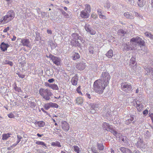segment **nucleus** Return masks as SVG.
Listing matches in <instances>:
<instances>
[{"label": "nucleus", "mask_w": 153, "mask_h": 153, "mask_svg": "<svg viewBox=\"0 0 153 153\" xmlns=\"http://www.w3.org/2000/svg\"><path fill=\"white\" fill-rule=\"evenodd\" d=\"M107 86L102 83L101 80H97L94 82L93 89L94 91L99 94L102 93L105 87Z\"/></svg>", "instance_id": "obj_1"}, {"label": "nucleus", "mask_w": 153, "mask_h": 153, "mask_svg": "<svg viewBox=\"0 0 153 153\" xmlns=\"http://www.w3.org/2000/svg\"><path fill=\"white\" fill-rule=\"evenodd\" d=\"M130 45H134V47L138 46L135 48L137 50H140L139 48L138 49V47H139V46L141 48V46H144L145 45L144 41L139 36L132 38L130 39Z\"/></svg>", "instance_id": "obj_2"}, {"label": "nucleus", "mask_w": 153, "mask_h": 153, "mask_svg": "<svg viewBox=\"0 0 153 153\" xmlns=\"http://www.w3.org/2000/svg\"><path fill=\"white\" fill-rule=\"evenodd\" d=\"M15 16V13L12 10L9 11L7 15L0 20V24H4L12 20Z\"/></svg>", "instance_id": "obj_3"}, {"label": "nucleus", "mask_w": 153, "mask_h": 153, "mask_svg": "<svg viewBox=\"0 0 153 153\" xmlns=\"http://www.w3.org/2000/svg\"><path fill=\"white\" fill-rule=\"evenodd\" d=\"M39 94L46 101L49 100L53 95L50 90L47 88H41L39 91Z\"/></svg>", "instance_id": "obj_4"}, {"label": "nucleus", "mask_w": 153, "mask_h": 153, "mask_svg": "<svg viewBox=\"0 0 153 153\" xmlns=\"http://www.w3.org/2000/svg\"><path fill=\"white\" fill-rule=\"evenodd\" d=\"M110 79L111 76L108 73L103 72L101 75L100 79L99 80H101L102 83L107 86L109 83Z\"/></svg>", "instance_id": "obj_5"}, {"label": "nucleus", "mask_w": 153, "mask_h": 153, "mask_svg": "<svg viewBox=\"0 0 153 153\" xmlns=\"http://www.w3.org/2000/svg\"><path fill=\"white\" fill-rule=\"evenodd\" d=\"M121 88L123 91L127 93H131L133 90V87L131 85L127 82L121 83Z\"/></svg>", "instance_id": "obj_6"}, {"label": "nucleus", "mask_w": 153, "mask_h": 153, "mask_svg": "<svg viewBox=\"0 0 153 153\" xmlns=\"http://www.w3.org/2000/svg\"><path fill=\"white\" fill-rule=\"evenodd\" d=\"M71 40L76 41L77 40H79L82 43L84 42V41L83 40L82 38L78 33H73L71 35Z\"/></svg>", "instance_id": "obj_7"}, {"label": "nucleus", "mask_w": 153, "mask_h": 153, "mask_svg": "<svg viewBox=\"0 0 153 153\" xmlns=\"http://www.w3.org/2000/svg\"><path fill=\"white\" fill-rule=\"evenodd\" d=\"M124 48H123V51H128L129 50H135V47L134 45H128L126 43H124L123 45Z\"/></svg>", "instance_id": "obj_8"}, {"label": "nucleus", "mask_w": 153, "mask_h": 153, "mask_svg": "<svg viewBox=\"0 0 153 153\" xmlns=\"http://www.w3.org/2000/svg\"><path fill=\"white\" fill-rule=\"evenodd\" d=\"M85 64V63L83 61L76 63V68L79 70H83L85 69L86 66Z\"/></svg>", "instance_id": "obj_9"}, {"label": "nucleus", "mask_w": 153, "mask_h": 153, "mask_svg": "<svg viewBox=\"0 0 153 153\" xmlns=\"http://www.w3.org/2000/svg\"><path fill=\"white\" fill-rule=\"evenodd\" d=\"M61 126L62 129L65 131H68L69 128V124L65 121H62L61 122Z\"/></svg>", "instance_id": "obj_10"}, {"label": "nucleus", "mask_w": 153, "mask_h": 153, "mask_svg": "<svg viewBox=\"0 0 153 153\" xmlns=\"http://www.w3.org/2000/svg\"><path fill=\"white\" fill-rule=\"evenodd\" d=\"M102 126L103 129L105 130L109 131V130H111L113 129L112 126L106 122L102 123Z\"/></svg>", "instance_id": "obj_11"}, {"label": "nucleus", "mask_w": 153, "mask_h": 153, "mask_svg": "<svg viewBox=\"0 0 153 153\" xmlns=\"http://www.w3.org/2000/svg\"><path fill=\"white\" fill-rule=\"evenodd\" d=\"M79 40H77L76 41L71 40L70 42V44L72 46L74 47H81V43H82L80 41L79 42Z\"/></svg>", "instance_id": "obj_12"}, {"label": "nucleus", "mask_w": 153, "mask_h": 153, "mask_svg": "<svg viewBox=\"0 0 153 153\" xmlns=\"http://www.w3.org/2000/svg\"><path fill=\"white\" fill-rule=\"evenodd\" d=\"M53 63L56 65H59L60 64V59L59 57L53 56L52 60Z\"/></svg>", "instance_id": "obj_13"}, {"label": "nucleus", "mask_w": 153, "mask_h": 153, "mask_svg": "<svg viewBox=\"0 0 153 153\" xmlns=\"http://www.w3.org/2000/svg\"><path fill=\"white\" fill-rule=\"evenodd\" d=\"M9 47L8 44L5 43L4 42H2L0 45V48L3 51H5L7 50V48Z\"/></svg>", "instance_id": "obj_14"}, {"label": "nucleus", "mask_w": 153, "mask_h": 153, "mask_svg": "<svg viewBox=\"0 0 153 153\" xmlns=\"http://www.w3.org/2000/svg\"><path fill=\"white\" fill-rule=\"evenodd\" d=\"M21 43L24 46L29 47L30 43V42L28 39H21Z\"/></svg>", "instance_id": "obj_15"}, {"label": "nucleus", "mask_w": 153, "mask_h": 153, "mask_svg": "<svg viewBox=\"0 0 153 153\" xmlns=\"http://www.w3.org/2000/svg\"><path fill=\"white\" fill-rule=\"evenodd\" d=\"M136 107L138 111H140L143 109V105L140 103V101L137 100L136 102Z\"/></svg>", "instance_id": "obj_16"}, {"label": "nucleus", "mask_w": 153, "mask_h": 153, "mask_svg": "<svg viewBox=\"0 0 153 153\" xmlns=\"http://www.w3.org/2000/svg\"><path fill=\"white\" fill-rule=\"evenodd\" d=\"M81 16L83 18H88L89 14L87 10H84L82 11L80 13Z\"/></svg>", "instance_id": "obj_17"}, {"label": "nucleus", "mask_w": 153, "mask_h": 153, "mask_svg": "<svg viewBox=\"0 0 153 153\" xmlns=\"http://www.w3.org/2000/svg\"><path fill=\"white\" fill-rule=\"evenodd\" d=\"M78 80V78L77 74H76L74 76L72 77L71 80L72 84L74 85H76L77 84Z\"/></svg>", "instance_id": "obj_18"}, {"label": "nucleus", "mask_w": 153, "mask_h": 153, "mask_svg": "<svg viewBox=\"0 0 153 153\" xmlns=\"http://www.w3.org/2000/svg\"><path fill=\"white\" fill-rule=\"evenodd\" d=\"M109 131L112 133L117 138H120L121 136V134L120 133L118 132L113 128L111 130H109Z\"/></svg>", "instance_id": "obj_19"}, {"label": "nucleus", "mask_w": 153, "mask_h": 153, "mask_svg": "<svg viewBox=\"0 0 153 153\" xmlns=\"http://www.w3.org/2000/svg\"><path fill=\"white\" fill-rule=\"evenodd\" d=\"M120 149L123 153H131V151L130 150L124 147H121L120 148Z\"/></svg>", "instance_id": "obj_20"}, {"label": "nucleus", "mask_w": 153, "mask_h": 153, "mask_svg": "<svg viewBox=\"0 0 153 153\" xmlns=\"http://www.w3.org/2000/svg\"><path fill=\"white\" fill-rule=\"evenodd\" d=\"M95 48H94L92 46H90L88 48L89 52L91 54H94L97 52Z\"/></svg>", "instance_id": "obj_21"}, {"label": "nucleus", "mask_w": 153, "mask_h": 153, "mask_svg": "<svg viewBox=\"0 0 153 153\" xmlns=\"http://www.w3.org/2000/svg\"><path fill=\"white\" fill-rule=\"evenodd\" d=\"M86 30L88 32H89L91 35H94L96 33L95 30L93 29L89 28L87 26H85V27Z\"/></svg>", "instance_id": "obj_22"}, {"label": "nucleus", "mask_w": 153, "mask_h": 153, "mask_svg": "<svg viewBox=\"0 0 153 153\" xmlns=\"http://www.w3.org/2000/svg\"><path fill=\"white\" fill-rule=\"evenodd\" d=\"M146 0H138L137 4L138 6L140 7H143L145 4Z\"/></svg>", "instance_id": "obj_23"}, {"label": "nucleus", "mask_w": 153, "mask_h": 153, "mask_svg": "<svg viewBox=\"0 0 153 153\" xmlns=\"http://www.w3.org/2000/svg\"><path fill=\"white\" fill-rule=\"evenodd\" d=\"M90 106L91 109H93L94 111H98V105L94 103H91L90 104Z\"/></svg>", "instance_id": "obj_24"}, {"label": "nucleus", "mask_w": 153, "mask_h": 153, "mask_svg": "<svg viewBox=\"0 0 153 153\" xmlns=\"http://www.w3.org/2000/svg\"><path fill=\"white\" fill-rule=\"evenodd\" d=\"M124 16L126 18L130 19H133L134 16L128 12H126L124 13Z\"/></svg>", "instance_id": "obj_25"}, {"label": "nucleus", "mask_w": 153, "mask_h": 153, "mask_svg": "<svg viewBox=\"0 0 153 153\" xmlns=\"http://www.w3.org/2000/svg\"><path fill=\"white\" fill-rule=\"evenodd\" d=\"M48 84V86L53 90H57L59 89V88L57 85L56 84Z\"/></svg>", "instance_id": "obj_26"}, {"label": "nucleus", "mask_w": 153, "mask_h": 153, "mask_svg": "<svg viewBox=\"0 0 153 153\" xmlns=\"http://www.w3.org/2000/svg\"><path fill=\"white\" fill-rule=\"evenodd\" d=\"M35 124L38 125L40 127H43L45 125V123L43 121H39L35 123Z\"/></svg>", "instance_id": "obj_27"}, {"label": "nucleus", "mask_w": 153, "mask_h": 153, "mask_svg": "<svg viewBox=\"0 0 153 153\" xmlns=\"http://www.w3.org/2000/svg\"><path fill=\"white\" fill-rule=\"evenodd\" d=\"M143 143V141L140 138L138 139V141L136 143V145L137 147L140 148L142 147V144Z\"/></svg>", "instance_id": "obj_28"}, {"label": "nucleus", "mask_w": 153, "mask_h": 153, "mask_svg": "<svg viewBox=\"0 0 153 153\" xmlns=\"http://www.w3.org/2000/svg\"><path fill=\"white\" fill-rule=\"evenodd\" d=\"M36 144L38 145H40L42 146V147L46 149L47 147L46 144L43 142L41 141H37L36 142Z\"/></svg>", "instance_id": "obj_29"}, {"label": "nucleus", "mask_w": 153, "mask_h": 153, "mask_svg": "<svg viewBox=\"0 0 153 153\" xmlns=\"http://www.w3.org/2000/svg\"><path fill=\"white\" fill-rule=\"evenodd\" d=\"M130 64L129 65H134L135 63H136V57L135 56H132L130 60Z\"/></svg>", "instance_id": "obj_30"}, {"label": "nucleus", "mask_w": 153, "mask_h": 153, "mask_svg": "<svg viewBox=\"0 0 153 153\" xmlns=\"http://www.w3.org/2000/svg\"><path fill=\"white\" fill-rule=\"evenodd\" d=\"M106 56L109 58H111L113 56V52L111 49L106 54Z\"/></svg>", "instance_id": "obj_31"}, {"label": "nucleus", "mask_w": 153, "mask_h": 153, "mask_svg": "<svg viewBox=\"0 0 153 153\" xmlns=\"http://www.w3.org/2000/svg\"><path fill=\"white\" fill-rule=\"evenodd\" d=\"M97 147L100 151L103 150L104 149V146L102 143H97Z\"/></svg>", "instance_id": "obj_32"}, {"label": "nucleus", "mask_w": 153, "mask_h": 153, "mask_svg": "<svg viewBox=\"0 0 153 153\" xmlns=\"http://www.w3.org/2000/svg\"><path fill=\"white\" fill-rule=\"evenodd\" d=\"M76 103L78 104H81L82 103L83 100L82 97H78L76 99Z\"/></svg>", "instance_id": "obj_33"}, {"label": "nucleus", "mask_w": 153, "mask_h": 153, "mask_svg": "<svg viewBox=\"0 0 153 153\" xmlns=\"http://www.w3.org/2000/svg\"><path fill=\"white\" fill-rule=\"evenodd\" d=\"M3 65H6L8 64L12 66L13 65V62L11 61H10L9 60L6 59L5 61L3 63Z\"/></svg>", "instance_id": "obj_34"}, {"label": "nucleus", "mask_w": 153, "mask_h": 153, "mask_svg": "<svg viewBox=\"0 0 153 153\" xmlns=\"http://www.w3.org/2000/svg\"><path fill=\"white\" fill-rule=\"evenodd\" d=\"M80 57V55L79 54L76 52H74L73 54V59L74 60H76L77 59L79 58Z\"/></svg>", "instance_id": "obj_35"}, {"label": "nucleus", "mask_w": 153, "mask_h": 153, "mask_svg": "<svg viewBox=\"0 0 153 153\" xmlns=\"http://www.w3.org/2000/svg\"><path fill=\"white\" fill-rule=\"evenodd\" d=\"M144 137L146 139H148L150 138L151 135L150 132L147 130L144 133Z\"/></svg>", "instance_id": "obj_36"}, {"label": "nucleus", "mask_w": 153, "mask_h": 153, "mask_svg": "<svg viewBox=\"0 0 153 153\" xmlns=\"http://www.w3.org/2000/svg\"><path fill=\"white\" fill-rule=\"evenodd\" d=\"M145 35L148 37H149L152 39H153V35L151 34L149 32H146L145 33Z\"/></svg>", "instance_id": "obj_37"}, {"label": "nucleus", "mask_w": 153, "mask_h": 153, "mask_svg": "<svg viewBox=\"0 0 153 153\" xmlns=\"http://www.w3.org/2000/svg\"><path fill=\"white\" fill-rule=\"evenodd\" d=\"M10 134L9 133L3 134L2 136V139L3 140H7L8 138L10 137Z\"/></svg>", "instance_id": "obj_38"}, {"label": "nucleus", "mask_w": 153, "mask_h": 153, "mask_svg": "<svg viewBox=\"0 0 153 153\" xmlns=\"http://www.w3.org/2000/svg\"><path fill=\"white\" fill-rule=\"evenodd\" d=\"M51 145L52 146H56L58 147H61V146L60 143L58 141L53 142L51 143Z\"/></svg>", "instance_id": "obj_39"}, {"label": "nucleus", "mask_w": 153, "mask_h": 153, "mask_svg": "<svg viewBox=\"0 0 153 153\" xmlns=\"http://www.w3.org/2000/svg\"><path fill=\"white\" fill-rule=\"evenodd\" d=\"M14 89L16 91H17L18 92H21V88L19 87H18L17 86L16 84V83L14 84Z\"/></svg>", "instance_id": "obj_40"}, {"label": "nucleus", "mask_w": 153, "mask_h": 153, "mask_svg": "<svg viewBox=\"0 0 153 153\" xmlns=\"http://www.w3.org/2000/svg\"><path fill=\"white\" fill-rule=\"evenodd\" d=\"M46 110H48L51 107V103L50 102L49 103H47L46 104H45L44 106Z\"/></svg>", "instance_id": "obj_41"}, {"label": "nucleus", "mask_w": 153, "mask_h": 153, "mask_svg": "<svg viewBox=\"0 0 153 153\" xmlns=\"http://www.w3.org/2000/svg\"><path fill=\"white\" fill-rule=\"evenodd\" d=\"M84 10H87L89 12H90L91 10L90 5L88 4H86L85 5V9Z\"/></svg>", "instance_id": "obj_42"}, {"label": "nucleus", "mask_w": 153, "mask_h": 153, "mask_svg": "<svg viewBox=\"0 0 153 153\" xmlns=\"http://www.w3.org/2000/svg\"><path fill=\"white\" fill-rule=\"evenodd\" d=\"M36 37L35 40H39L40 39V34L38 32H36Z\"/></svg>", "instance_id": "obj_43"}, {"label": "nucleus", "mask_w": 153, "mask_h": 153, "mask_svg": "<svg viewBox=\"0 0 153 153\" xmlns=\"http://www.w3.org/2000/svg\"><path fill=\"white\" fill-rule=\"evenodd\" d=\"M62 14L66 18H68L69 17V15L65 11L62 10H61Z\"/></svg>", "instance_id": "obj_44"}, {"label": "nucleus", "mask_w": 153, "mask_h": 153, "mask_svg": "<svg viewBox=\"0 0 153 153\" xmlns=\"http://www.w3.org/2000/svg\"><path fill=\"white\" fill-rule=\"evenodd\" d=\"M51 107L58 108V105L56 103L53 102H50Z\"/></svg>", "instance_id": "obj_45"}, {"label": "nucleus", "mask_w": 153, "mask_h": 153, "mask_svg": "<svg viewBox=\"0 0 153 153\" xmlns=\"http://www.w3.org/2000/svg\"><path fill=\"white\" fill-rule=\"evenodd\" d=\"M30 104V107L32 108H33L36 106L35 103L34 102H29Z\"/></svg>", "instance_id": "obj_46"}, {"label": "nucleus", "mask_w": 153, "mask_h": 153, "mask_svg": "<svg viewBox=\"0 0 153 153\" xmlns=\"http://www.w3.org/2000/svg\"><path fill=\"white\" fill-rule=\"evenodd\" d=\"M74 150L77 153H79V148L77 146H74Z\"/></svg>", "instance_id": "obj_47"}, {"label": "nucleus", "mask_w": 153, "mask_h": 153, "mask_svg": "<svg viewBox=\"0 0 153 153\" xmlns=\"http://www.w3.org/2000/svg\"><path fill=\"white\" fill-rule=\"evenodd\" d=\"M17 74L18 75V76L21 78H23L25 77V75L24 74H21L20 73H17Z\"/></svg>", "instance_id": "obj_48"}, {"label": "nucleus", "mask_w": 153, "mask_h": 153, "mask_svg": "<svg viewBox=\"0 0 153 153\" xmlns=\"http://www.w3.org/2000/svg\"><path fill=\"white\" fill-rule=\"evenodd\" d=\"M7 116L10 118H14L15 117L14 115L12 113H10L8 114Z\"/></svg>", "instance_id": "obj_49"}, {"label": "nucleus", "mask_w": 153, "mask_h": 153, "mask_svg": "<svg viewBox=\"0 0 153 153\" xmlns=\"http://www.w3.org/2000/svg\"><path fill=\"white\" fill-rule=\"evenodd\" d=\"M17 137L18 139H17V141L16 143H18L20 141L21 139L22 138V137L21 136L17 135Z\"/></svg>", "instance_id": "obj_50"}, {"label": "nucleus", "mask_w": 153, "mask_h": 153, "mask_svg": "<svg viewBox=\"0 0 153 153\" xmlns=\"http://www.w3.org/2000/svg\"><path fill=\"white\" fill-rule=\"evenodd\" d=\"M137 63H136L135 65H130V67L131 68L133 69L134 71H135V69L136 68V65Z\"/></svg>", "instance_id": "obj_51"}, {"label": "nucleus", "mask_w": 153, "mask_h": 153, "mask_svg": "<svg viewBox=\"0 0 153 153\" xmlns=\"http://www.w3.org/2000/svg\"><path fill=\"white\" fill-rule=\"evenodd\" d=\"M118 32L119 33H121L122 34H125L126 33V31H125L124 30H123L122 29H120V30H118Z\"/></svg>", "instance_id": "obj_52"}, {"label": "nucleus", "mask_w": 153, "mask_h": 153, "mask_svg": "<svg viewBox=\"0 0 153 153\" xmlns=\"http://www.w3.org/2000/svg\"><path fill=\"white\" fill-rule=\"evenodd\" d=\"M104 113H105V114H104V115L106 117H108L110 115V112L109 111H105V112H104Z\"/></svg>", "instance_id": "obj_53"}, {"label": "nucleus", "mask_w": 153, "mask_h": 153, "mask_svg": "<svg viewBox=\"0 0 153 153\" xmlns=\"http://www.w3.org/2000/svg\"><path fill=\"white\" fill-rule=\"evenodd\" d=\"M128 3L131 4H133L134 3V0H126Z\"/></svg>", "instance_id": "obj_54"}, {"label": "nucleus", "mask_w": 153, "mask_h": 153, "mask_svg": "<svg viewBox=\"0 0 153 153\" xmlns=\"http://www.w3.org/2000/svg\"><path fill=\"white\" fill-rule=\"evenodd\" d=\"M53 55L51 54H50L49 56L47 55L46 56L47 58H50V59L51 60L53 57Z\"/></svg>", "instance_id": "obj_55"}, {"label": "nucleus", "mask_w": 153, "mask_h": 153, "mask_svg": "<svg viewBox=\"0 0 153 153\" xmlns=\"http://www.w3.org/2000/svg\"><path fill=\"white\" fill-rule=\"evenodd\" d=\"M91 150L94 153H97L98 152H97L96 149L94 148H91Z\"/></svg>", "instance_id": "obj_56"}, {"label": "nucleus", "mask_w": 153, "mask_h": 153, "mask_svg": "<svg viewBox=\"0 0 153 153\" xmlns=\"http://www.w3.org/2000/svg\"><path fill=\"white\" fill-rule=\"evenodd\" d=\"M9 30V27H8L4 29L3 30V32H7Z\"/></svg>", "instance_id": "obj_57"}, {"label": "nucleus", "mask_w": 153, "mask_h": 153, "mask_svg": "<svg viewBox=\"0 0 153 153\" xmlns=\"http://www.w3.org/2000/svg\"><path fill=\"white\" fill-rule=\"evenodd\" d=\"M133 116H134V115H131V116H130V117H131L130 119L128 120V121H129L130 120L131 121H133L134 120V119Z\"/></svg>", "instance_id": "obj_58"}, {"label": "nucleus", "mask_w": 153, "mask_h": 153, "mask_svg": "<svg viewBox=\"0 0 153 153\" xmlns=\"http://www.w3.org/2000/svg\"><path fill=\"white\" fill-rule=\"evenodd\" d=\"M97 12L99 15L102 14L101 10L100 9H97Z\"/></svg>", "instance_id": "obj_59"}, {"label": "nucleus", "mask_w": 153, "mask_h": 153, "mask_svg": "<svg viewBox=\"0 0 153 153\" xmlns=\"http://www.w3.org/2000/svg\"><path fill=\"white\" fill-rule=\"evenodd\" d=\"M135 15L137 16H138L140 17H141V18H142L143 16L137 12H135Z\"/></svg>", "instance_id": "obj_60"}, {"label": "nucleus", "mask_w": 153, "mask_h": 153, "mask_svg": "<svg viewBox=\"0 0 153 153\" xmlns=\"http://www.w3.org/2000/svg\"><path fill=\"white\" fill-rule=\"evenodd\" d=\"M54 81V79L53 78L50 79L48 80V82L49 83H52Z\"/></svg>", "instance_id": "obj_61"}, {"label": "nucleus", "mask_w": 153, "mask_h": 153, "mask_svg": "<svg viewBox=\"0 0 153 153\" xmlns=\"http://www.w3.org/2000/svg\"><path fill=\"white\" fill-rule=\"evenodd\" d=\"M148 111L147 110H144L143 112V114L145 115H147L148 114Z\"/></svg>", "instance_id": "obj_62"}, {"label": "nucleus", "mask_w": 153, "mask_h": 153, "mask_svg": "<svg viewBox=\"0 0 153 153\" xmlns=\"http://www.w3.org/2000/svg\"><path fill=\"white\" fill-rule=\"evenodd\" d=\"M91 17L94 19H96L97 18V15L94 14V13L91 14Z\"/></svg>", "instance_id": "obj_63"}, {"label": "nucleus", "mask_w": 153, "mask_h": 153, "mask_svg": "<svg viewBox=\"0 0 153 153\" xmlns=\"http://www.w3.org/2000/svg\"><path fill=\"white\" fill-rule=\"evenodd\" d=\"M85 96L87 97H88V98H89V99H90L91 98V95L90 94H88V93H86L85 95Z\"/></svg>", "instance_id": "obj_64"}]
</instances>
